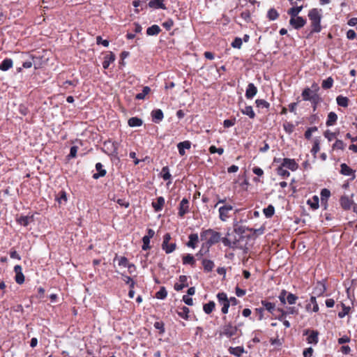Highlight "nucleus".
<instances>
[{
	"mask_svg": "<svg viewBox=\"0 0 357 357\" xmlns=\"http://www.w3.org/2000/svg\"><path fill=\"white\" fill-rule=\"evenodd\" d=\"M312 88L313 89V91L308 87H306L303 90L301 96L304 101H309L312 98V95L314 93H317L319 89V86L316 83H314L312 85Z\"/></svg>",
	"mask_w": 357,
	"mask_h": 357,
	"instance_id": "10",
	"label": "nucleus"
},
{
	"mask_svg": "<svg viewBox=\"0 0 357 357\" xmlns=\"http://www.w3.org/2000/svg\"><path fill=\"white\" fill-rule=\"evenodd\" d=\"M16 220L20 225L26 227L33 220V215H21Z\"/></svg>",
	"mask_w": 357,
	"mask_h": 357,
	"instance_id": "19",
	"label": "nucleus"
},
{
	"mask_svg": "<svg viewBox=\"0 0 357 357\" xmlns=\"http://www.w3.org/2000/svg\"><path fill=\"white\" fill-rule=\"evenodd\" d=\"M263 213L267 218H270L275 213V208L273 205L270 204L266 208H264Z\"/></svg>",
	"mask_w": 357,
	"mask_h": 357,
	"instance_id": "47",
	"label": "nucleus"
},
{
	"mask_svg": "<svg viewBox=\"0 0 357 357\" xmlns=\"http://www.w3.org/2000/svg\"><path fill=\"white\" fill-rule=\"evenodd\" d=\"M151 91V89L149 86H146L143 87L142 91L141 93H137L135 96V99L137 100H144L146 95L149 93Z\"/></svg>",
	"mask_w": 357,
	"mask_h": 357,
	"instance_id": "45",
	"label": "nucleus"
},
{
	"mask_svg": "<svg viewBox=\"0 0 357 357\" xmlns=\"http://www.w3.org/2000/svg\"><path fill=\"white\" fill-rule=\"evenodd\" d=\"M321 10L318 8H312L308 12V17L311 22V31L309 36L312 35L314 33H319L321 31V21L322 15L321 13Z\"/></svg>",
	"mask_w": 357,
	"mask_h": 357,
	"instance_id": "1",
	"label": "nucleus"
},
{
	"mask_svg": "<svg viewBox=\"0 0 357 357\" xmlns=\"http://www.w3.org/2000/svg\"><path fill=\"white\" fill-rule=\"evenodd\" d=\"M142 123V120L138 117H131L128 121V124L130 127H139L141 126Z\"/></svg>",
	"mask_w": 357,
	"mask_h": 357,
	"instance_id": "38",
	"label": "nucleus"
},
{
	"mask_svg": "<svg viewBox=\"0 0 357 357\" xmlns=\"http://www.w3.org/2000/svg\"><path fill=\"white\" fill-rule=\"evenodd\" d=\"M151 114L152 121L154 122L155 123H159L160 121H162V119L164 118L163 112L160 109H153L151 112Z\"/></svg>",
	"mask_w": 357,
	"mask_h": 357,
	"instance_id": "15",
	"label": "nucleus"
},
{
	"mask_svg": "<svg viewBox=\"0 0 357 357\" xmlns=\"http://www.w3.org/2000/svg\"><path fill=\"white\" fill-rule=\"evenodd\" d=\"M190 147H191V142L188 140L179 142L177 144L178 153L181 155H184L185 154V149H190Z\"/></svg>",
	"mask_w": 357,
	"mask_h": 357,
	"instance_id": "22",
	"label": "nucleus"
},
{
	"mask_svg": "<svg viewBox=\"0 0 357 357\" xmlns=\"http://www.w3.org/2000/svg\"><path fill=\"white\" fill-rule=\"evenodd\" d=\"M189 312H190L189 308L188 307L183 306L177 312V314L180 317H181L185 320H188V317H189V316H188Z\"/></svg>",
	"mask_w": 357,
	"mask_h": 357,
	"instance_id": "41",
	"label": "nucleus"
},
{
	"mask_svg": "<svg viewBox=\"0 0 357 357\" xmlns=\"http://www.w3.org/2000/svg\"><path fill=\"white\" fill-rule=\"evenodd\" d=\"M123 280L128 284H129L130 289H134L135 285V282L131 278L130 276L126 275L124 274H121Z\"/></svg>",
	"mask_w": 357,
	"mask_h": 357,
	"instance_id": "55",
	"label": "nucleus"
},
{
	"mask_svg": "<svg viewBox=\"0 0 357 357\" xmlns=\"http://www.w3.org/2000/svg\"><path fill=\"white\" fill-rule=\"evenodd\" d=\"M161 32L160 27L157 24H153L146 29V34L148 36H157Z\"/></svg>",
	"mask_w": 357,
	"mask_h": 357,
	"instance_id": "32",
	"label": "nucleus"
},
{
	"mask_svg": "<svg viewBox=\"0 0 357 357\" xmlns=\"http://www.w3.org/2000/svg\"><path fill=\"white\" fill-rule=\"evenodd\" d=\"M174 20L171 18L167 19L166 21H165L162 26L167 31L170 30L172 27L174 26Z\"/></svg>",
	"mask_w": 357,
	"mask_h": 357,
	"instance_id": "61",
	"label": "nucleus"
},
{
	"mask_svg": "<svg viewBox=\"0 0 357 357\" xmlns=\"http://www.w3.org/2000/svg\"><path fill=\"white\" fill-rule=\"evenodd\" d=\"M319 199L318 196L314 195L312 199L307 200V204L313 209L316 210L319 208Z\"/></svg>",
	"mask_w": 357,
	"mask_h": 357,
	"instance_id": "37",
	"label": "nucleus"
},
{
	"mask_svg": "<svg viewBox=\"0 0 357 357\" xmlns=\"http://www.w3.org/2000/svg\"><path fill=\"white\" fill-rule=\"evenodd\" d=\"M105 145H110L109 149L112 155H116L118 154L119 144L117 142L109 140L105 142Z\"/></svg>",
	"mask_w": 357,
	"mask_h": 357,
	"instance_id": "33",
	"label": "nucleus"
},
{
	"mask_svg": "<svg viewBox=\"0 0 357 357\" xmlns=\"http://www.w3.org/2000/svg\"><path fill=\"white\" fill-rule=\"evenodd\" d=\"M210 247H208L205 245V243H203L201 247V249L196 254V257L198 259H201L204 255L208 254L209 252Z\"/></svg>",
	"mask_w": 357,
	"mask_h": 357,
	"instance_id": "43",
	"label": "nucleus"
},
{
	"mask_svg": "<svg viewBox=\"0 0 357 357\" xmlns=\"http://www.w3.org/2000/svg\"><path fill=\"white\" fill-rule=\"evenodd\" d=\"M231 47L236 49H240L242 46V38L236 37L231 44Z\"/></svg>",
	"mask_w": 357,
	"mask_h": 357,
	"instance_id": "63",
	"label": "nucleus"
},
{
	"mask_svg": "<svg viewBox=\"0 0 357 357\" xmlns=\"http://www.w3.org/2000/svg\"><path fill=\"white\" fill-rule=\"evenodd\" d=\"M170 240V234L166 233L163 236V241L162 243V249L165 252L166 254H170L173 252L176 248V244L175 243H169Z\"/></svg>",
	"mask_w": 357,
	"mask_h": 357,
	"instance_id": "6",
	"label": "nucleus"
},
{
	"mask_svg": "<svg viewBox=\"0 0 357 357\" xmlns=\"http://www.w3.org/2000/svg\"><path fill=\"white\" fill-rule=\"evenodd\" d=\"M189 241L186 243V245L191 248H195L199 241L198 234L196 233L190 234L188 236Z\"/></svg>",
	"mask_w": 357,
	"mask_h": 357,
	"instance_id": "26",
	"label": "nucleus"
},
{
	"mask_svg": "<svg viewBox=\"0 0 357 357\" xmlns=\"http://www.w3.org/2000/svg\"><path fill=\"white\" fill-rule=\"evenodd\" d=\"M342 310L339 312H338V317L339 318H343L347 314H349V311H350V307L349 306H346L344 303H342Z\"/></svg>",
	"mask_w": 357,
	"mask_h": 357,
	"instance_id": "58",
	"label": "nucleus"
},
{
	"mask_svg": "<svg viewBox=\"0 0 357 357\" xmlns=\"http://www.w3.org/2000/svg\"><path fill=\"white\" fill-rule=\"evenodd\" d=\"M257 93V88L253 83L248 84L246 91L245 97L247 99H252Z\"/></svg>",
	"mask_w": 357,
	"mask_h": 357,
	"instance_id": "17",
	"label": "nucleus"
},
{
	"mask_svg": "<svg viewBox=\"0 0 357 357\" xmlns=\"http://www.w3.org/2000/svg\"><path fill=\"white\" fill-rule=\"evenodd\" d=\"M287 291L285 289H282L278 296V298L282 305H285L287 303Z\"/></svg>",
	"mask_w": 357,
	"mask_h": 357,
	"instance_id": "59",
	"label": "nucleus"
},
{
	"mask_svg": "<svg viewBox=\"0 0 357 357\" xmlns=\"http://www.w3.org/2000/svg\"><path fill=\"white\" fill-rule=\"evenodd\" d=\"M277 174L282 178H287L290 176V173L288 170L284 169L282 166H280L276 169Z\"/></svg>",
	"mask_w": 357,
	"mask_h": 357,
	"instance_id": "52",
	"label": "nucleus"
},
{
	"mask_svg": "<svg viewBox=\"0 0 357 357\" xmlns=\"http://www.w3.org/2000/svg\"><path fill=\"white\" fill-rule=\"evenodd\" d=\"M326 291V285L324 280L318 281L314 288L313 293L317 296H322Z\"/></svg>",
	"mask_w": 357,
	"mask_h": 357,
	"instance_id": "14",
	"label": "nucleus"
},
{
	"mask_svg": "<svg viewBox=\"0 0 357 357\" xmlns=\"http://www.w3.org/2000/svg\"><path fill=\"white\" fill-rule=\"evenodd\" d=\"M167 296V291L165 287H161L158 292L155 294V298L158 299L163 300Z\"/></svg>",
	"mask_w": 357,
	"mask_h": 357,
	"instance_id": "50",
	"label": "nucleus"
},
{
	"mask_svg": "<svg viewBox=\"0 0 357 357\" xmlns=\"http://www.w3.org/2000/svg\"><path fill=\"white\" fill-rule=\"evenodd\" d=\"M178 280L180 283H175L174 287V289L177 291H181L183 288L188 286L187 282L188 278L186 275H180Z\"/></svg>",
	"mask_w": 357,
	"mask_h": 357,
	"instance_id": "16",
	"label": "nucleus"
},
{
	"mask_svg": "<svg viewBox=\"0 0 357 357\" xmlns=\"http://www.w3.org/2000/svg\"><path fill=\"white\" fill-rule=\"evenodd\" d=\"M344 146H345V144L343 142V141H342L340 139H337L333 145V149L344 150Z\"/></svg>",
	"mask_w": 357,
	"mask_h": 357,
	"instance_id": "62",
	"label": "nucleus"
},
{
	"mask_svg": "<svg viewBox=\"0 0 357 357\" xmlns=\"http://www.w3.org/2000/svg\"><path fill=\"white\" fill-rule=\"evenodd\" d=\"M303 8V6H294L288 10L287 13L290 15L291 17H297Z\"/></svg>",
	"mask_w": 357,
	"mask_h": 357,
	"instance_id": "36",
	"label": "nucleus"
},
{
	"mask_svg": "<svg viewBox=\"0 0 357 357\" xmlns=\"http://www.w3.org/2000/svg\"><path fill=\"white\" fill-rule=\"evenodd\" d=\"M261 304L264 306V307L271 313H273V311L275 310V304L273 303L262 300Z\"/></svg>",
	"mask_w": 357,
	"mask_h": 357,
	"instance_id": "46",
	"label": "nucleus"
},
{
	"mask_svg": "<svg viewBox=\"0 0 357 357\" xmlns=\"http://www.w3.org/2000/svg\"><path fill=\"white\" fill-rule=\"evenodd\" d=\"M56 199L60 204L66 203L67 202L66 192L63 190L60 191Z\"/></svg>",
	"mask_w": 357,
	"mask_h": 357,
	"instance_id": "54",
	"label": "nucleus"
},
{
	"mask_svg": "<svg viewBox=\"0 0 357 357\" xmlns=\"http://www.w3.org/2000/svg\"><path fill=\"white\" fill-rule=\"evenodd\" d=\"M215 307V302L213 301H211L208 303L204 305L203 310L206 314H209L214 310Z\"/></svg>",
	"mask_w": 357,
	"mask_h": 357,
	"instance_id": "39",
	"label": "nucleus"
},
{
	"mask_svg": "<svg viewBox=\"0 0 357 357\" xmlns=\"http://www.w3.org/2000/svg\"><path fill=\"white\" fill-rule=\"evenodd\" d=\"M228 351L230 354L236 357H241L243 354L246 352L243 347L239 346L236 347H231L229 348Z\"/></svg>",
	"mask_w": 357,
	"mask_h": 357,
	"instance_id": "27",
	"label": "nucleus"
},
{
	"mask_svg": "<svg viewBox=\"0 0 357 357\" xmlns=\"http://www.w3.org/2000/svg\"><path fill=\"white\" fill-rule=\"evenodd\" d=\"M178 210V215L180 218H183L186 213H188L190 212V202L188 199H182L179 204Z\"/></svg>",
	"mask_w": 357,
	"mask_h": 357,
	"instance_id": "8",
	"label": "nucleus"
},
{
	"mask_svg": "<svg viewBox=\"0 0 357 357\" xmlns=\"http://www.w3.org/2000/svg\"><path fill=\"white\" fill-rule=\"evenodd\" d=\"M334 80L332 77H328L327 79L323 80L321 87L324 89H329L333 87Z\"/></svg>",
	"mask_w": 357,
	"mask_h": 357,
	"instance_id": "48",
	"label": "nucleus"
},
{
	"mask_svg": "<svg viewBox=\"0 0 357 357\" xmlns=\"http://www.w3.org/2000/svg\"><path fill=\"white\" fill-rule=\"evenodd\" d=\"M13 60L10 58L4 59L0 63V70L2 71H7L13 67Z\"/></svg>",
	"mask_w": 357,
	"mask_h": 357,
	"instance_id": "30",
	"label": "nucleus"
},
{
	"mask_svg": "<svg viewBox=\"0 0 357 357\" xmlns=\"http://www.w3.org/2000/svg\"><path fill=\"white\" fill-rule=\"evenodd\" d=\"M321 98L317 93H314L312 95V98L309 101L312 104L313 111H315L317 109L318 104L321 102Z\"/></svg>",
	"mask_w": 357,
	"mask_h": 357,
	"instance_id": "31",
	"label": "nucleus"
},
{
	"mask_svg": "<svg viewBox=\"0 0 357 357\" xmlns=\"http://www.w3.org/2000/svg\"><path fill=\"white\" fill-rule=\"evenodd\" d=\"M165 203V198L163 197H158L155 202H152V206L155 212H159L162 210Z\"/></svg>",
	"mask_w": 357,
	"mask_h": 357,
	"instance_id": "21",
	"label": "nucleus"
},
{
	"mask_svg": "<svg viewBox=\"0 0 357 357\" xmlns=\"http://www.w3.org/2000/svg\"><path fill=\"white\" fill-rule=\"evenodd\" d=\"M96 169L98 172L93 174V178L98 179L100 177L105 176L107 172L103 168V165L100 162H98L96 164Z\"/></svg>",
	"mask_w": 357,
	"mask_h": 357,
	"instance_id": "20",
	"label": "nucleus"
},
{
	"mask_svg": "<svg viewBox=\"0 0 357 357\" xmlns=\"http://www.w3.org/2000/svg\"><path fill=\"white\" fill-rule=\"evenodd\" d=\"M337 104L343 107H347L349 103V98L345 96H338L336 98Z\"/></svg>",
	"mask_w": 357,
	"mask_h": 357,
	"instance_id": "44",
	"label": "nucleus"
},
{
	"mask_svg": "<svg viewBox=\"0 0 357 357\" xmlns=\"http://www.w3.org/2000/svg\"><path fill=\"white\" fill-rule=\"evenodd\" d=\"M298 298V296L295 294L291 292H287V303H288L289 305L295 304Z\"/></svg>",
	"mask_w": 357,
	"mask_h": 357,
	"instance_id": "57",
	"label": "nucleus"
},
{
	"mask_svg": "<svg viewBox=\"0 0 357 357\" xmlns=\"http://www.w3.org/2000/svg\"><path fill=\"white\" fill-rule=\"evenodd\" d=\"M238 328L237 326H233L231 321L225 323L220 327L219 331L220 337H226L231 338L234 335H236Z\"/></svg>",
	"mask_w": 357,
	"mask_h": 357,
	"instance_id": "2",
	"label": "nucleus"
},
{
	"mask_svg": "<svg viewBox=\"0 0 357 357\" xmlns=\"http://www.w3.org/2000/svg\"><path fill=\"white\" fill-rule=\"evenodd\" d=\"M116 56L112 52H109L104 56V61L102 62V68L107 69L109 67L110 63L115 61Z\"/></svg>",
	"mask_w": 357,
	"mask_h": 357,
	"instance_id": "18",
	"label": "nucleus"
},
{
	"mask_svg": "<svg viewBox=\"0 0 357 357\" xmlns=\"http://www.w3.org/2000/svg\"><path fill=\"white\" fill-rule=\"evenodd\" d=\"M233 210L231 204H224L218 209L219 218L222 222H226L229 218V212Z\"/></svg>",
	"mask_w": 357,
	"mask_h": 357,
	"instance_id": "7",
	"label": "nucleus"
},
{
	"mask_svg": "<svg viewBox=\"0 0 357 357\" xmlns=\"http://www.w3.org/2000/svg\"><path fill=\"white\" fill-rule=\"evenodd\" d=\"M307 342L308 344H317L319 342V333L317 331H310L307 329L304 331L303 335H307Z\"/></svg>",
	"mask_w": 357,
	"mask_h": 357,
	"instance_id": "9",
	"label": "nucleus"
},
{
	"mask_svg": "<svg viewBox=\"0 0 357 357\" xmlns=\"http://www.w3.org/2000/svg\"><path fill=\"white\" fill-rule=\"evenodd\" d=\"M255 104L258 107L266 108L268 109L270 107V103L264 99H257L255 100Z\"/></svg>",
	"mask_w": 357,
	"mask_h": 357,
	"instance_id": "56",
	"label": "nucleus"
},
{
	"mask_svg": "<svg viewBox=\"0 0 357 357\" xmlns=\"http://www.w3.org/2000/svg\"><path fill=\"white\" fill-rule=\"evenodd\" d=\"M340 168V173L344 176H350L354 173L353 169L345 163H342Z\"/></svg>",
	"mask_w": 357,
	"mask_h": 357,
	"instance_id": "40",
	"label": "nucleus"
},
{
	"mask_svg": "<svg viewBox=\"0 0 357 357\" xmlns=\"http://www.w3.org/2000/svg\"><path fill=\"white\" fill-rule=\"evenodd\" d=\"M340 203L344 209L348 210L351 207L353 204V200L347 196H342L340 199Z\"/></svg>",
	"mask_w": 357,
	"mask_h": 357,
	"instance_id": "24",
	"label": "nucleus"
},
{
	"mask_svg": "<svg viewBox=\"0 0 357 357\" xmlns=\"http://www.w3.org/2000/svg\"><path fill=\"white\" fill-rule=\"evenodd\" d=\"M208 238L206 240L205 245L208 247H211L213 245L218 243L219 241H222L221 234L218 231H216L212 229H208Z\"/></svg>",
	"mask_w": 357,
	"mask_h": 357,
	"instance_id": "4",
	"label": "nucleus"
},
{
	"mask_svg": "<svg viewBox=\"0 0 357 357\" xmlns=\"http://www.w3.org/2000/svg\"><path fill=\"white\" fill-rule=\"evenodd\" d=\"M278 17H279V13L275 8H272L268 10V11L267 13V17L270 20H271V21L275 20L276 19H278Z\"/></svg>",
	"mask_w": 357,
	"mask_h": 357,
	"instance_id": "51",
	"label": "nucleus"
},
{
	"mask_svg": "<svg viewBox=\"0 0 357 357\" xmlns=\"http://www.w3.org/2000/svg\"><path fill=\"white\" fill-rule=\"evenodd\" d=\"M154 327L159 331L160 334L165 333V324L162 321H156L154 323Z\"/></svg>",
	"mask_w": 357,
	"mask_h": 357,
	"instance_id": "60",
	"label": "nucleus"
},
{
	"mask_svg": "<svg viewBox=\"0 0 357 357\" xmlns=\"http://www.w3.org/2000/svg\"><path fill=\"white\" fill-rule=\"evenodd\" d=\"M236 234H237L234 233V231L231 233L228 232L227 236L222 238V243L223 245L231 248H236L241 238V236L237 237Z\"/></svg>",
	"mask_w": 357,
	"mask_h": 357,
	"instance_id": "3",
	"label": "nucleus"
},
{
	"mask_svg": "<svg viewBox=\"0 0 357 357\" xmlns=\"http://www.w3.org/2000/svg\"><path fill=\"white\" fill-rule=\"evenodd\" d=\"M202 264L204 268V271L206 273H209L213 271L215 267L214 262L211 259H203Z\"/></svg>",
	"mask_w": 357,
	"mask_h": 357,
	"instance_id": "28",
	"label": "nucleus"
},
{
	"mask_svg": "<svg viewBox=\"0 0 357 357\" xmlns=\"http://www.w3.org/2000/svg\"><path fill=\"white\" fill-rule=\"evenodd\" d=\"M160 176L165 181L169 180L172 177L169 173V169L167 166H165L162 168Z\"/></svg>",
	"mask_w": 357,
	"mask_h": 357,
	"instance_id": "49",
	"label": "nucleus"
},
{
	"mask_svg": "<svg viewBox=\"0 0 357 357\" xmlns=\"http://www.w3.org/2000/svg\"><path fill=\"white\" fill-rule=\"evenodd\" d=\"M320 196L321 205H324V208H326L328 199L331 196L330 190L327 188L322 189L321 190Z\"/></svg>",
	"mask_w": 357,
	"mask_h": 357,
	"instance_id": "23",
	"label": "nucleus"
},
{
	"mask_svg": "<svg viewBox=\"0 0 357 357\" xmlns=\"http://www.w3.org/2000/svg\"><path fill=\"white\" fill-rule=\"evenodd\" d=\"M118 264L120 266L127 267L128 268V271L130 273H132L130 268H133L134 269H135V266L133 264H130L128 262V259L126 257H121L119 259Z\"/></svg>",
	"mask_w": 357,
	"mask_h": 357,
	"instance_id": "29",
	"label": "nucleus"
},
{
	"mask_svg": "<svg viewBox=\"0 0 357 357\" xmlns=\"http://www.w3.org/2000/svg\"><path fill=\"white\" fill-rule=\"evenodd\" d=\"M183 264H189L192 266H194L195 264V257L190 254H187L183 257Z\"/></svg>",
	"mask_w": 357,
	"mask_h": 357,
	"instance_id": "42",
	"label": "nucleus"
},
{
	"mask_svg": "<svg viewBox=\"0 0 357 357\" xmlns=\"http://www.w3.org/2000/svg\"><path fill=\"white\" fill-rule=\"evenodd\" d=\"M243 114L248 116L249 118L253 119L255 117V113L253 111L252 106H245L244 108L241 109Z\"/></svg>",
	"mask_w": 357,
	"mask_h": 357,
	"instance_id": "34",
	"label": "nucleus"
},
{
	"mask_svg": "<svg viewBox=\"0 0 357 357\" xmlns=\"http://www.w3.org/2000/svg\"><path fill=\"white\" fill-rule=\"evenodd\" d=\"M14 272L15 273V280L19 284H22L24 282V275L22 273V268L20 265H15L14 266Z\"/></svg>",
	"mask_w": 357,
	"mask_h": 357,
	"instance_id": "13",
	"label": "nucleus"
},
{
	"mask_svg": "<svg viewBox=\"0 0 357 357\" xmlns=\"http://www.w3.org/2000/svg\"><path fill=\"white\" fill-rule=\"evenodd\" d=\"M217 299L218 303L222 305L221 312L225 314H227L230 305V301L227 298V294L225 292H219L217 294Z\"/></svg>",
	"mask_w": 357,
	"mask_h": 357,
	"instance_id": "5",
	"label": "nucleus"
},
{
	"mask_svg": "<svg viewBox=\"0 0 357 357\" xmlns=\"http://www.w3.org/2000/svg\"><path fill=\"white\" fill-rule=\"evenodd\" d=\"M209 152L211 153H218L219 155H222L224 153V149L222 147L217 148L215 146H211L209 147Z\"/></svg>",
	"mask_w": 357,
	"mask_h": 357,
	"instance_id": "64",
	"label": "nucleus"
},
{
	"mask_svg": "<svg viewBox=\"0 0 357 357\" xmlns=\"http://www.w3.org/2000/svg\"><path fill=\"white\" fill-rule=\"evenodd\" d=\"M281 166L286 167L293 172L296 171L298 168V165L296 163L294 159L287 158L282 159Z\"/></svg>",
	"mask_w": 357,
	"mask_h": 357,
	"instance_id": "12",
	"label": "nucleus"
},
{
	"mask_svg": "<svg viewBox=\"0 0 357 357\" xmlns=\"http://www.w3.org/2000/svg\"><path fill=\"white\" fill-rule=\"evenodd\" d=\"M337 115L335 112H329V114H328V118H327L326 122V126H333L335 123V122L337 121Z\"/></svg>",
	"mask_w": 357,
	"mask_h": 357,
	"instance_id": "35",
	"label": "nucleus"
},
{
	"mask_svg": "<svg viewBox=\"0 0 357 357\" xmlns=\"http://www.w3.org/2000/svg\"><path fill=\"white\" fill-rule=\"evenodd\" d=\"M248 229L245 226L234 225V231H234V233L237 234L239 236H241L242 234L245 233V231Z\"/></svg>",
	"mask_w": 357,
	"mask_h": 357,
	"instance_id": "53",
	"label": "nucleus"
},
{
	"mask_svg": "<svg viewBox=\"0 0 357 357\" xmlns=\"http://www.w3.org/2000/svg\"><path fill=\"white\" fill-rule=\"evenodd\" d=\"M306 24V20L301 16L290 17L289 24L295 29L298 30Z\"/></svg>",
	"mask_w": 357,
	"mask_h": 357,
	"instance_id": "11",
	"label": "nucleus"
},
{
	"mask_svg": "<svg viewBox=\"0 0 357 357\" xmlns=\"http://www.w3.org/2000/svg\"><path fill=\"white\" fill-rule=\"evenodd\" d=\"M165 0H151L148 5L150 8L155 9H162L165 10L167 8L164 3Z\"/></svg>",
	"mask_w": 357,
	"mask_h": 357,
	"instance_id": "25",
	"label": "nucleus"
}]
</instances>
